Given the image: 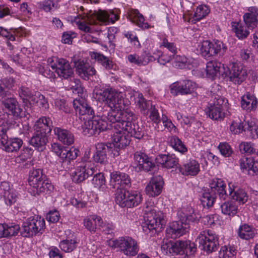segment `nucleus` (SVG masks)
I'll return each mask as SVG.
<instances>
[{
  "mask_svg": "<svg viewBox=\"0 0 258 258\" xmlns=\"http://www.w3.org/2000/svg\"><path fill=\"white\" fill-rule=\"evenodd\" d=\"M105 118L106 117L97 116L86 121L82 126L83 134L92 136L110 128L116 130L121 128H125L137 139H140L143 136L142 128L135 124L136 116L130 109H111L107 117L110 122L109 124Z\"/></svg>",
  "mask_w": 258,
  "mask_h": 258,
  "instance_id": "obj_1",
  "label": "nucleus"
},
{
  "mask_svg": "<svg viewBox=\"0 0 258 258\" xmlns=\"http://www.w3.org/2000/svg\"><path fill=\"white\" fill-rule=\"evenodd\" d=\"M119 19L118 10L114 9L106 11L99 10L98 11L84 14L76 20L79 29L85 32L91 30L90 26L93 24L105 25L114 23Z\"/></svg>",
  "mask_w": 258,
  "mask_h": 258,
  "instance_id": "obj_2",
  "label": "nucleus"
},
{
  "mask_svg": "<svg viewBox=\"0 0 258 258\" xmlns=\"http://www.w3.org/2000/svg\"><path fill=\"white\" fill-rule=\"evenodd\" d=\"M94 98L99 102H104L110 109H126L128 105L125 101L122 93L112 88L101 89L96 88L93 91Z\"/></svg>",
  "mask_w": 258,
  "mask_h": 258,
  "instance_id": "obj_3",
  "label": "nucleus"
},
{
  "mask_svg": "<svg viewBox=\"0 0 258 258\" xmlns=\"http://www.w3.org/2000/svg\"><path fill=\"white\" fill-rule=\"evenodd\" d=\"M180 221L173 222L166 229V236L171 238H176L185 234L189 228V223L197 222L200 216L191 208L184 210L180 215Z\"/></svg>",
  "mask_w": 258,
  "mask_h": 258,
  "instance_id": "obj_4",
  "label": "nucleus"
},
{
  "mask_svg": "<svg viewBox=\"0 0 258 258\" xmlns=\"http://www.w3.org/2000/svg\"><path fill=\"white\" fill-rule=\"evenodd\" d=\"M144 222L142 224L143 230L146 233L153 230L161 229L166 223L165 216L152 205L145 207L144 209Z\"/></svg>",
  "mask_w": 258,
  "mask_h": 258,
  "instance_id": "obj_5",
  "label": "nucleus"
},
{
  "mask_svg": "<svg viewBox=\"0 0 258 258\" xmlns=\"http://www.w3.org/2000/svg\"><path fill=\"white\" fill-rule=\"evenodd\" d=\"M52 121L49 118L42 117L34 125V135L30 141V144L39 151L45 149L47 142V134L50 133Z\"/></svg>",
  "mask_w": 258,
  "mask_h": 258,
  "instance_id": "obj_6",
  "label": "nucleus"
},
{
  "mask_svg": "<svg viewBox=\"0 0 258 258\" xmlns=\"http://www.w3.org/2000/svg\"><path fill=\"white\" fill-rule=\"evenodd\" d=\"M210 189L205 190L201 198V202L204 207L208 208L213 206L216 198V194H219L220 199L225 200L227 194L225 188L226 184L220 178H214L209 183Z\"/></svg>",
  "mask_w": 258,
  "mask_h": 258,
  "instance_id": "obj_7",
  "label": "nucleus"
},
{
  "mask_svg": "<svg viewBox=\"0 0 258 258\" xmlns=\"http://www.w3.org/2000/svg\"><path fill=\"white\" fill-rule=\"evenodd\" d=\"M95 168L94 163L86 158L77 161L74 170L71 173L72 180L78 183L84 181L94 173Z\"/></svg>",
  "mask_w": 258,
  "mask_h": 258,
  "instance_id": "obj_8",
  "label": "nucleus"
},
{
  "mask_svg": "<svg viewBox=\"0 0 258 258\" xmlns=\"http://www.w3.org/2000/svg\"><path fill=\"white\" fill-rule=\"evenodd\" d=\"M107 244L112 248H118L119 251L127 256H135L139 251L137 242L129 236L120 237L117 239H110L107 241Z\"/></svg>",
  "mask_w": 258,
  "mask_h": 258,
  "instance_id": "obj_9",
  "label": "nucleus"
},
{
  "mask_svg": "<svg viewBox=\"0 0 258 258\" xmlns=\"http://www.w3.org/2000/svg\"><path fill=\"white\" fill-rule=\"evenodd\" d=\"M115 202L121 207L132 208L139 205L142 201V195L137 191L130 192L124 189H118Z\"/></svg>",
  "mask_w": 258,
  "mask_h": 258,
  "instance_id": "obj_10",
  "label": "nucleus"
},
{
  "mask_svg": "<svg viewBox=\"0 0 258 258\" xmlns=\"http://www.w3.org/2000/svg\"><path fill=\"white\" fill-rule=\"evenodd\" d=\"M199 48L201 55L206 58L218 54L222 56L227 49L226 45L218 40H214L212 42L204 41L199 45Z\"/></svg>",
  "mask_w": 258,
  "mask_h": 258,
  "instance_id": "obj_11",
  "label": "nucleus"
},
{
  "mask_svg": "<svg viewBox=\"0 0 258 258\" xmlns=\"http://www.w3.org/2000/svg\"><path fill=\"white\" fill-rule=\"evenodd\" d=\"M198 239L200 246L207 253H211L218 249L219 245V237L212 230H204L200 232Z\"/></svg>",
  "mask_w": 258,
  "mask_h": 258,
  "instance_id": "obj_12",
  "label": "nucleus"
},
{
  "mask_svg": "<svg viewBox=\"0 0 258 258\" xmlns=\"http://www.w3.org/2000/svg\"><path fill=\"white\" fill-rule=\"evenodd\" d=\"M48 63L50 67L60 78L68 79H71L74 75V72L69 62L63 58H49Z\"/></svg>",
  "mask_w": 258,
  "mask_h": 258,
  "instance_id": "obj_13",
  "label": "nucleus"
},
{
  "mask_svg": "<svg viewBox=\"0 0 258 258\" xmlns=\"http://www.w3.org/2000/svg\"><path fill=\"white\" fill-rule=\"evenodd\" d=\"M223 72L224 75L234 84H240L247 76L246 71L235 63H232L230 67L226 66Z\"/></svg>",
  "mask_w": 258,
  "mask_h": 258,
  "instance_id": "obj_14",
  "label": "nucleus"
},
{
  "mask_svg": "<svg viewBox=\"0 0 258 258\" xmlns=\"http://www.w3.org/2000/svg\"><path fill=\"white\" fill-rule=\"evenodd\" d=\"M110 185L117 190L120 189H126L131 185L130 176L124 173L118 171H113L110 173Z\"/></svg>",
  "mask_w": 258,
  "mask_h": 258,
  "instance_id": "obj_15",
  "label": "nucleus"
},
{
  "mask_svg": "<svg viewBox=\"0 0 258 258\" xmlns=\"http://www.w3.org/2000/svg\"><path fill=\"white\" fill-rule=\"evenodd\" d=\"M112 130L113 132L112 135V143L114 148L117 149L124 148L130 144V139L128 134L130 136L135 137L134 136H132L125 128H118L116 130Z\"/></svg>",
  "mask_w": 258,
  "mask_h": 258,
  "instance_id": "obj_16",
  "label": "nucleus"
},
{
  "mask_svg": "<svg viewBox=\"0 0 258 258\" xmlns=\"http://www.w3.org/2000/svg\"><path fill=\"white\" fill-rule=\"evenodd\" d=\"M196 88V84L190 80L176 82L170 86V93L174 96L190 94L194 91Z\"/></svg>",
  "mask_w": 258,
  "mask_h": 258,
  "instance_id": "obj_17",
  "label": "nucleus"
},
{
  "mask_svg": "<svg viewBox=\"0 0 258 258\" xmlns=\"http://www.w3.org/2000/svg\"><path fill=\"white\" fill-rule=\"evenodd\" d=\"M0 194L3 196L8 206L15 204L18 199L16 190L8 182L4 181L0 184Z\"/></svg>",
  "mask_w": 258,
  "mask_h": 258,
  "instance_id": "obj_18",
  "label": "nucleus"
},
{
  "mask_svg": "<svg viewBox=\"0 0 258 258\" xmlns=\"http://www.w3.org/2000/svg\"><path fill=\"white\" fill-rule=\"evenodd\" d=\"M73 62L77 73L84 80H88L90 76L96 74L94 68L88 62L84 61L82 59H78L74 60Z\"/></svg>",
  "mask_w": 258,
  "mask_h": 258,
  "instance_id": "obj_19",
  "label": "nucleus"
},
{
  "mask_svg": "<svg viewBox=\"0 0 258 258\" xmlns=\"http://www.w3.org/2000/svg\"><path fill=\"white\" fill-rule=\"evenodd\" d=\"M134 159L136 165L134 166V168L137 172H140L142 170L148 171L154 166V164L151 159L143 153H135Z\"/></svg>",
  "mask_w": 258,
  "mask_h": 258,
  "instance_id": "obj_20",
  "label": "nucleus"
},
{
  "mask_svg": "<svg viewBox=\"0 0 258 258\" xmlns=\"http://www.w3.org/2000/svg\"><path fill=\"white\" fill-rule=\"evenodd\" d=\"M85 96V94L74 99L73 105L76 113L80 115H88L91 117L94 115V110L86 102Z\"/></svg>",
  "mask_w": 258,
  "mask_h": 258,
  "instance_id": "obj_21",
  "label": "nucleus"
},
{
  "mask_svg": "<svg viewBox=\"0 0 258 258\" xmlns=\"http://www.w3.org/2000/svg\"><path fill=\"white\" fill-rule=\"evenodd\" d=\"M214 101L213 103H211L206 110V114L212 119H221L224 116V113L222 111L223 99L219 97Z\"/></svg>",
  "mask_w": 258,
  "mask_h": 258,
  "instance_id": "obj_22",
  "label": "nucleus"
},
{
  "mask_svg": "<svg viewBox=\"0 0 258 258\" xmlns=\"http://www.w3.org/2000/svg\"><path fill=\"white\" fill-rule=\"evenodd\" d=\"M164 181L161 176L152 177L146 187V192L150 197H155L159 195L163 187Z\"/></svg>",
  "mask_w": 258,
  "mask_h": 258,
  "instance_id": "obj_23",
  "label": "nucleus"
},
{
  "mask_svg": "<svg viewBox=\"0 0 258 258\" xmlns=\"http://www.w3.org/2000/svg\"><path fill=\"white\" fill-rule=\"evenodd\" d=\"M184 245L182 241L163 240L161 247L166 254H178L183 253Z\"/></svg>",
  "mask_w": 258,
  "mask_h": 258,
  "instance_id": "obj_24",
  "label": "nucleus"
},
{
  "mask_svg": "<svg viewBox=\"0 0 258 258\" xmlns=\"http://www.w3.org/2000/svg\"><path fill=\"white\" fill-rule=\"evenodd\" d=\"M247 12L243 15V19L247 28L253 30L258 25V8L250 7L247 9Z\"/></svg>",
  "mask_w": 258,
  "mask_h": 258,
  "instance_id": "obj_25",
  "label": "nucleus"
},
{
  "mask_svg": "<svg viewBox=\"0 0 258 258\" xmlns=\"http://www.w3.org/2000/svg\"><path fill=\"white\" fill-rule=\"evenodd\" d=\"M30 192L34 196L39 195L42 193L48 194L53 189L52 185L46 177L43 178L42 180L41 179L38 182H36L34 185H30Z\"/></svg>",
  "mask_w": 258,
  "mask_h": 258,
  "instance_id": "obj_26",
  "label": "nucleus"
},
{
  "mask_svg": "<svg viewBox=\"0 0 258 258\" xmlns=\"http://www.w3.org/2000/svg\"><path fill=\"white\" fill-rule=\"evenodd\" d=\"M2 149L7 152H17L22 146L23 141L18 138H3L0 143Z\"/></svg>",
  "mask_w": 258,
  "mask_h": 258,
  "instance_id": "obj_27",
  "label": "nucleus"
},
{
  "mask_svg": "<svg viewBox=\"0 0 258 258\" xmlns=\"http://www.w3.org/2000/svg\"><path fill=\"white\" fill-rule=\"evenodd\" d=\"M172 65L179 69H191L197 65V60L192 58H186L183 55H173Z\"/></svg>",
  "mask_w": 258,
  "mask_h": 258,
  "instance_id": "obj_28",
  "label": "nucleus"
},
{
  "mask_svg": "<svg viewBox=\"0 0 258 258\" xmlns=\"http://www.w3.org/2000/svg\"><path fill=\"white\" fill-rule=\"evenodd\" d=\"M240 166L243 171H246L249 175L258 173V161L251 158H243L239 160Z\"/></svg>",
  "mask_w": 258,
  "mask_h": 258,
  "instance_id": "obj_29",
  "label": "nucleus"
},
{
  "mask_svg": "<svg viewBox=\"0 0 258 258\" xmlns=\"http://www.w3.org/2000/svg\"><path fill=\"white\" fill-rule=\"evenodd\" d=\"M257 103L256 97L250 93L244 95L241 100V107L247 111L255 110L257 108Z\"/></svg>",
  "mask_w": 258,
  "mask_h": 258,
  "instance_id": "obj_30",
  "label": "nucleus"
},
{
  "mask_svg": "<svg viewBox=\"0 0 258 258\" xmlns=\"http://www.w3.org/2000/svg\"><path fill=\"white\" fill-rule=\"evenodd\" d=\"M20 227L18 224H0V238L15 236L18 233Z\"/></svg>",
  "mask_w": 258,
  "mask_h": 258,
  "instance_id": "obj_31",
  "label": "nucleus"
},
{
  "mask_svg": "<svg viewBox=\"0 0 258 258\" xmlns=\"http://www.w3.org/2000/svg\"><path fill=\"white\" fill-rule=\"evenodd\" d=\"M110 151V148L103 143H98L96 146V152L93 155L94 160L101 164L107 162V153Z\"/></svg>",
  "mask_w": 258,
  "mask_h": 258,
  "instance_id": "obj_32",
  "label": "nucleus"
},
{
  "mask_svg": "<svg viewBox=\"0 0 258 258\" xmlns=\"http://www.w3.org/2000/svg\"><path fill=\"white\" fill-rule=\"evenodd\" d=\"M54 133L58 140L64 144L70 145L74 142L73 134L68 130L59 127H55Z\"/></svg>",
  "mask_w": 258,
  "mask_h": 258,
  "instance_id": "obj_33",
  "label": "nucleus"
},
{
  "mask_svg": "<svg viewBox=\"0 0 258 258\" xmlns=\"http://www.w3.org/2000/svg\"><path fill=\"white\" fill-rule=\"evenodd\" d=\"M2 102L5 108L11 111L15 116H20L22 109L21 108L17 100L13 97L4 98Z\"/></svg>",
  "mask_w": 258,
  "mask_h": 258,
  "instance_id": "obj_34",
  "label": "nucleus"
},
{
  "mask_svg": "<svg viewBox=\"0 0 258 258\" xmlns=\"http://www.w3.org/2000/svg\"><path fill=\"white\" fill-rule=\"evenodd\" d=\"M158 160L162 167L167 169L176 167L178 164V159L173 154L160 155Z\"/></svg>",
  "mask_w": 258,
  "mask_h": 258,
  "instance_id": "obj_35",
  "label": "nucleus"
},
{
  "mask_svg": "<svg viewBox=\"0 0 258 258\" xmlns=\"http://www.w3.org/2000/svg\"><path fill=\"white\" fill-rule=\"evenodd\" d=\"M180 171L185 175H196L200 171V164L195 160H189L180 168Z\"/></svg>",
  "mask_w": 258,
  "mask_h": 258,
  "instance_id": "obj_36",
  "label": "nucleus"
},
{
  "mask_svg": "<svg viewBox=\"0 0 258 258\" xmlns=\"http://www.w3.org/2000/svg\"><path fill=\"white\" fill-rule=\"evenodd\" d=\"M226 66L217 61H210L207 63L206 72L211 77L215 76L218 73L224 75Z\"/></svg>",
  "mask_w": 258,
  "mask_h": 258,
  "instance_id": "obj_37",
  "label": "nucleus"
},
{
  "mask_svg": "<svg viewBox=\"0 0 258 258\" xmlns=\"http://www.w3.org/2000/svg\"><path fill=\"white\" fill-rule=\"evenodd\" d=\"M84 226L89 231L95 232L99 225L102 224V218L96 215L85 218L83 220Z\"/></svg>",
  "mask_w": 258,
  "mask_h": 258,
  "instance_id": "obj_38",
  "label": "nucleus"
},
{
  "mask_svg": "<svg viewBox=\"0 0 258 258\" xmlns=\"http://www.w3.org/2000/svg\"><path fill=\"white\" fill-rule=\"evenodd\" d=\"M256 234V230L250 226L244 224L238 230L239 237L243 239L249 240L253 238Z\"/></svg>",
  "mask_w": 258,
  "mask_h": 258,
  "instance_id": "obj_39",
  "label": "nucleus"
},
{
  "mask_svg": "<svg viewBox=\"0 0 258 258\" xmlns=\"http://www.w3.org/2000/svg\"><path fill=\"white\" fill-rule=\"evenodd\" d=\"M128 19L141 28H147L148 24L144 23L145 19L138 10H131L128 12Z\"/></svg>",
  "mask_w": 258,
  "mask_h": 258,
  "instance_id": "obj_40",
  "label": "nucleus"
},
{
  "mask_svg": "<svg viewBox=\"0 0 258 258\" xmlns=\"http://www.w3.org/2000/svg\"><path fill=\"white\" fill-rule=\"evenodd\" d=\"M221 211L225 215L233 217L238 211V206L235 201L230 200L224 202L221 205Z\"/></svg>",
  "mask_w": 258,
  "mask_h": 258,
  "instance_id": "obj_41",
  "label": "nucleus"
},
{
  "mask_svg": "<svg viewBox=\"0 0 258 258\" xmlns=\"http://www.w3.org/2000/svg\"><path fill=\"white\" fill-rule=\"evenodd\" d=\"M229 187V195L232 199V200L238 202L239 204H243L246 203L248 199V196L243 189H232L230 185Z\"/></svg>",
  "mask_w": 258,
  "mask_h": 258,
  "instance_id": "obj_42",
  "label": "nucleus"
},
{
  "mask_svg": "<svg viewBox=\"0 0 258 258\" xmlns=\"http://www.w3.org/2000/svg\"><path fill=\"white\" fill-rule=\"evenodd\" d=\"M33 154L32 149L29 148H24L21 151L20 155L16 158V161L18 163L26 162L25 166L32 165V161L31 160Z\"/></svg>",
  "mask_w": 258,
  "mask_h": 258,
  "instance_id": "obj_43",
  "label": "nucleus"
},
{
  "mask_svg": "<svg viewBox=\"0 0 258 258\" xmlns=\"http://www.w3.org/2000/svg\"><path fill=\"white\" fill-rule=\"evenodd\" d=\"M34 216L30 217L23 223L22 234L25 237L32 236L35 234Z\"/></svg>",
  "mask_w": 258,
  "mask_h": 258,
  "instance_id": "obj_44",
  "label": "nucleus"
},
{
  "mask_svg": "<svg viewBox=\"0 0 258 258\" xmlns=\"http://www.w3.org/2000/svg\"><path fill=\"white\" fill-rule=\"evenodd\" d=\"M31 101L44 110H47L49 108L47 100L40 92H35L32 96Z\"/></svg>",
  "mask_w": 258,
  "mask_h": 258,
  "instance_id": "obj_45",
  "label": "nucleus"
},
{
  "mask_svg": "<svg viewBox=\"0 0 258 258\" xmlns=\"http://www.w3.org/2000/svg\"><path fill=\"white\" fill-rule=\"evenodd\" d=\"M231 133L234 135L239 134L246 131V121L242 122L239 119L234 120L229 126Z\"/></svg>",
  "mask_w": 258,
  "mask_h": 258,
  "instance_id": "obj_46",
  "label": "nucleus"
},
{
  "mask_svg": "<svg viewBox=\"0 0 258 258\" xmlns=\"http://www.w3.org/2000/svg\"><path fill=\"white\" fill-rule=\"evenodd\" d=\"M46 176L42 172L40 169H35L31 170L29 172L28 182L30 185H34L36 182H38L43 178H45Z\"/></svg>",
  "mask_w": 258,
  "mask_h": 258,
  "instance_id": "obj_47",
  "label": "nucleus"
},
{
  "mask_svg": "<svg viewBox=\"0 0 258 258\" xmlns=\"http://www.w3.org/2000/svg\"><path fill=\"white\" fill-rule=\"evenodd\" d=\"M237 250L233 245L222 246L219 253V258H233L236 255Z\"/></svg>",
  "mask_w": 258,
  "mask_h": 258,
  "instance_id": "obj_48",
  "label": "nucleus"
},
{
  "mask_svg": "<svg viewBox=\"0 0 258 258\" xmlns=\"http://www.w3.org/2000/svg\"><path fill=\"white\" fill-rule=\"evenodd\" d=\"M170 145L176 151L180 153H184L187 151V149L182 142L176 136H171L168 139Z\"/></svg>",
  "mask_w": 258,
  "mask_h": 258,
  "instance_id": "obj_49",
  "label": "nucleus"
},
{
  "mask_svg": "<svg viewBox=\"0 0 258 258\" xmlns=\"http://www.w3.org/2000/svg\"><path fill=\"white\" fill-rule=\"evenodd\" d=\"M90 55L92 58L96 59L106 69H109L112 68V62L107 57L96 52H92Z\"/></svg>",
  "mask_w": 258,
  "mask_h": 258,
  "instance_id": "obj_50",
  "label": "nucleus"
},
{
  "mask_svg": "<svg viewBox=\"0 0 258 258\" xmlns=\"http://www.w3.org/2000/svg\"><path fill=\"white\" fill-rule=\"evenodd\" d=\"M232 27L237 37L239 39L245 38L249 34L246 27L241 24L235 22L233 23Z\"/></svg>",
  "mask_w": 258,
  "mask_h": 258,
  "instance_id": "obj_51",
  "label": "nucleus"
},
{
  "mask_svg": "<svg viewBox=\"0 0 258 258\" xmlns=\"http://www.w3.org/2000/svg\"><path fill=\"white\" fill-rule=\"evenodd\" d=\"M210 12L209 7L206 5H201L199 6L193 16L194 21H199L207 16Z\"/></svg>",
  "mask_w": 258,
  "mask_h": 258,
  "instance_id": "obj_52",
  "label": "nucleus"
},
{
  "mask_svg": "<svg viewBox=\"0 0 258 258\" xmlns=\"http://www.w3.org/2000/svg\"><path fill=\"white\" fill-rule=\"evenodd\" d=\"M8 114H3V117H0V142L3 138H6L8 136L7 132L9 130V124L8 123L7 117Z\"/></svg>",
  "mask_w": 258,
  "mask_h": 258,
  "instance_id": "obj_53",
  "label": "nucleus"
},
{
  "mask_svg": "<svg viewBox=\"0 0 258 258\" xmlns=\"http://www.w3.org/2000/svg\"><path fill=\"white\" fill-rule=\"evenodd\" d=\"M76 243L74 239H67L60 241L59 247L66 252H71L76 248Z\"/></svg>",
  "mask_w": 258,
  "mask_h": 258,
  "instance_id": "obj_54",
  "label": "nucleus"
},
{
  "mask_svg": "<svg viewBox=\"0 0 258 258\" xmlns=\"http://www.w3.org/2000/svg\"><path fill=\"white\" fill-rule=\"evenodd\" d=\"M136 102L141 111H146L149 110L153 106L150 101L145 100L142 94H138Z\"/></svg>",
  "mask_w": 258,
  "mask_h": 258,
  "instance_id": "obj_55",
  "label": "nucleus"
},
{
  "mask_svg": "<svg viewBox=\"0 0 258 258\" xmlns=\"http://www.w3.org/2000/svg\"><path fill=\"white\" fill-rule=\"evenodd\" d=\"M78 150L75 148H72L69 150L66 148L61 154L62 157L61 159L63 161L68 160L70 161L73 160L78 156Z\"/></svg>",
  "mask_w": 258,
  "mask_h": 258,
  "instance_id": "obj_56",
  "label": "nucleus"
},
{
  "mask_svg": "<svg viewBox=\"0 0 258 258\" xmlns=\"http://www.w3.org/2000/svg\"><path fill=\"white\" fill-rule=\"evenodd\" d=\"M70 87L74 93L78 94L79 97L85 94L83 92L80 81L78 79H74L73 81H71Z\"/></svg>",
  "mask_w": 258,
  "mask_h": 258,
  "instance_id": "obj_57",
  "label": "nucleus"
},
{
  "mask_svg": "<svg viewBox=\"0 0 258 258\" xmlns=\"http://www.w3.org/2000/svg\"><path fill=\"white\" fill-rule=\"evenodd\" d=\"M49 67H50V65L48 64V62L47 64L44 63L39 64L38 67V71L40 74L46 78L54 79L55 77V74L50 70Z\"/></svg>",
  "mask_w": 258,
  "mask_h": 258,
  "instance_id": "obj_58",
  "label": "nucleus"
},
{
  "mask_svg": "<svg viewBox=\"0 0 258 258\" xmlns=\"http://www.w3.org/2000/svg\"><path fill=\"white\" fill-rule=\"evenodd\" d=\"M35 222V234L37 233H42L43 231L45 224V221L43 218L39 217L38 216H34Z\"/></svg>",
  "mask_w": 258,
  "mask_h": 258,
  "instance_id": "obj_59",
  "label": "nucleus"
},
{
  "mask_svg": "<svg viewBox=\"0 0 258 258\" xmlns=\"http://www.w3.org/2000/svg\"><path fill=\"white\" fill-rule=\"evenodd\" d=\"M92 183L95 187L100 189L105 184V179L102 173H99L94 176Z\"/></svg>",
  "mask_w": 258,
  "mask_h": 258,
  "instance_id": "obj_60",
  "label": "nucleus"
},
{
  "mask_svg": "<svg viewBox=\"0 0 258 258\" xmlns=\"http://www.w3.org/2000/svg\"><path fill=\"white\" fill-rule=\"evenodd\" d=\"M184 248L183 253H185L186 255L193 254L197 250V247L194 242H191L189 241H183Z\"/></svg>",
  "mask_w": 258,
  "mask_h": 258,
  "instance_id": "obj_61",
  "label": "nucleus"
},
{
  "mask_svg": "<svg viewBox=\"0 0 258 258\" xmlns=\"http://www.w3.org/2000/svg\"><path fill=\"white\" fill-rule=\"evenodd\" d=\"M54 103L55 107L59 110H62L66 113L70 112V108L64 99H56L55 100Z\"/></svg>",
  "mask_w": 258,
  "mask_h": 258,
  "instance_id": "obj_62",
  "label": "nucleus"
},
{
  "mask_svg": "<svg viewBox=\"0 0 258 258\" xmlns=\"http://www.w3.org/2000/svg\"><path fill=\"white\" fill-rule=\"evenodd\" d=\"M246 131H249L252 137H258V126L252 121H246Z\"/></svg>",
  "mask_w": 258,
  "mask_h": 258,
  "instance_id": "obj_63",
  "label": "nucleus"
},
{
  "mask_svg": "<svg viewBox=\"0 0 258 258\" xmlns=\"http://www.w3.org/2000/svg\"><path fill=\"white\" fill-rule=\"evenodd\" d=\"M218 148L221 154L225 157L230 156L232 153V150L230 146L226 143H221L219 145Z\"/></svg>",
  "mask_w": 258,
  "mask_h": 258,
  "instance_id": "obj_64",
  "label": "nucleus"
}]
</instances>
